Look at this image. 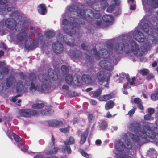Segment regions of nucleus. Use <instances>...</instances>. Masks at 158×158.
<instances>
[{"mask_svg":"<svg viewBox=\"0 0 158 158\" xmlns=\"http://www.w3.org/2000/svg\"><path fill=\"white\" fill-rule=\"evenodd\" d=\"M69 10L76 12L77 14V17H70V21L66 19H63L62 22V25H64L63 30L67 34L63 36L61 33H59L57 38L59 40L65 42L67 45L74 46L75 45L74 38L72 35L76 33L75 28H80V24H85V21L90 23L93 21V18L88 14L86 15L85 11L78 6L76 7L75 6H72L69 7Z\"/></svg>","mask_w":158,"mask_h":158,"instance_id":"nucleus-1","label":"nucleus"},{"mask_svg":"<svg viewBox=\"0 0 158 158\" xmlns=\"http://www.w3.org/2000/svg\"><path fill=\"white\" fill-rule=\"evenodd\" d=\"M30 23V21L28 19L20 20L17 23L16 21L13 18H8L5 22V25L7 28L12 30L15 29L16 31H22Z\"/></svg>","mask_w":158,"mask_h":158,"instance_id":"nucleus-2","label":"nucleus"},{"mask_svg":"<svg viewBox=\"0 0 158 158\" xmlns=\"http://www.w3.org/2000/svg\"><path fill=\"white\" fill-rule=\"evenodd\" d=\"M59 73V72L58 70L54 71L52 68H50L48 70V76L45 74L40 73L38 75V78L39 81L43 83L42 85L47 86L48 88V92L50 88L49 85V78L53 81H56L60 78Z\"/></svg>","mask_w":158,"mask_h":158,"instance_id":"nucleus-3","label":"nucleus"},{"mask_svg":"<svg viewBox=\"0 0 158 158\" xmlns=\"http://www.w3.org/2000/svg\"><path fill=\"white\" fill-rule=\"evenodd\" d=\"M132 135L133 140L138 144H140L141 142L142 139H145L147 137L149 138L153 139L156 137L155 132L151 130L150 127L148 125H144L143 126V130H142L140 133H139V136L134 135L133 134Z\"/></svg>","mask_w":158,"mask_h":158,"instance_id":"nucleus-4","label":"nucleus"},{"mask_svg":"<svg viewBox=\"0 0 158 158\" xmlns=\"http://www.w3.org/2000/svg\"><path fill=\"white\" fill-rule=\"evenodd\" d=\"M130 46L132 52L135 55H137L139 51V56H141L147 52V48L144 45L141 46L139 49L136 43L132 40L130 43Z\"/></svg>","mask_w":158,"mask_h":158,"instance_id":"nucleus-5","label":"nucleus"},{"mask_svg":"<svg viewBox=\"0 0 158 158\" xmlns=\"http://www.w3.org/2000/svg\"><path fill=\"white\" fill-rule=\"evenodd\" d=\"M0 12L2 14H6L7 12H11V16L14 17L16 19L21 18V14L17 11H15V8L13 7H4L0 9Z\"/></svg>","mask_w":158,"mask_h":158,"instance_id":"nucleus-6","label":"nucleus"},{"mask_svg":"<svg viewBox=\"0 0 158 158\" xmlns=\"http://www.w3.org/2000/svg\"><path fill=\"white\" fill-rule=\"evenodd\" d=\"M131 41L127 40L125 39L122 40L123 43H118L115 46V50L116 52L119 53H122L125 51V47L128 48L130 46Z\"/></svg>","mask_w":158,"mask_h":158,"instance_id":"nucleus-7","label":"nucleus"},{"mask_svg":"<svg viewBox=\"0 0 158 158\" xmlns=\"http://www.w3.org/2000/svg\"><path fill=\"white\" fill-rule=\"evenodd\" d=\"M97 78L99 81L103 83L106 81L107 84H108L110 78V74L109 73H106L103 71L98 72L97 74Z\"/></svg>","mask_w":158,"mask_h":158,"instance_id":"nucleus-8","label":"nucleus"},{"mask_svg":"<svg viewBox=\"0 0 158 158\" xmlns=\"http://www.w3.org/2000/svg\"><path fill=\"white\" fill-rule=\"evenodd\" d=\"M38 43L36 39L33 40L28 37L25 40L24 46L25 48L28 50H32L35 48Z\"/></svg>","mask_w":158,"mask_h":158,"instance_id":"nucleus-9","label":"nucleus"},{"mask_svg":"<svg viewBox=\"0 0 158 158\" xmlns=\"http://www.w3.org/2000/svg\"><path fill=\"white\" fill-rule=\"evenodd\" d=\"M19 114L21 116L25 117H30L38 114V111L35 110L30 109H22L20 110Z\"/></svg>","mask_w":158,"mask_h":158,"instance_id":"nucleus-10","label":"nucleus"},{"mask_svg":"<svg viewBox=\"0 0 158 158\" xmlns=\"http://www.w3.org/2000/svg\"><path fill=\"white\" fill-rule=\"evenodd\" d=\"M128 127L130 130H134L138 136L142 130L140 124L135 122H130L128 125Z\"/></svg>","mask_w":158,"mask_h":158,"instance_id":"nucleus-11","label":"nucleus"},{"mask_svg":"<svg viewBox=\"0 0 158 158\" xmlns=\"http://www.w3.org/2000/svg\"><path fill=\"white\" fill-rule=\"evenodd\" d=\"M48 87L46 85H37V86H35L33 81L31 82V86L29 87L30 90L34 89L35 91H38L41 93H43L45 91L48 92Z\"/></svg>","mask_w":158,"mask_h":158,"instance_id":"nucleus-12","label":"nucleus"},{"mask_svg":"<svg viewBox=\"0 0 158 158\" xmlns=\"http://www.w3.org/2000/svg\"><path fill=\"white\" fill-rule=\"evenodd\" d=\"M52 47L53 51L57 54L61 53L64 49L62 44L58 41L54 43Z\"/></svg>","mask_w":158,"mask_h":158,"instance_id":"nucleus-13","label":"nucleus"},{"mask_svg":"<svg viewBox=\"0 0 158 158\" xmlns=\"http://www.w3.org/2000/svg\"><path fill=\"white\" fill-rule=\"evenodd\" d=\"M153 27V25L149 23V24L145 23L143 24L142 27L144 31L149 35H153V29H152Z\"/></svg>","mask_w":158,"mask_h":158,"instance_id":"nucleus-14","label":"nucleus"},{"mask_svg":"<svg viewBox=\"0 0 158 158\" xmlns=\"http://www.w3.org/2000/svg\"><path fill=\"white\" fill-rule=\"evenodd\" d=\"M112 62L104 60H101L99 63V64L101 67L107 70L110 71L112 69Z\"/></svg>","mask_w":158,"mask_h":158,"instance_id":"nucleus-15","label":"nucleus"},{"mask_svg":"<svg viewBox=\"0 0 158 158\" xmlns=\"http://www.w3.org/2000/svg\"><path fill=\"white\" fill-rule=\"evenodd\" d=\"M134 38L137 41L139 42H143L145 37L143 34L139 31H135L133 33Z\"/></svg>","mask_w":158,"mask_h":158,"instance_id":"nucleus-16","label":"nucleus"},{"mask_svg":"<svg viewBox=\"0 0 158 158\" xmlns=\"http://www.w3.org/2000/svg\"><path fill=\"white\" fill-rule=\"evenodd\" d=\"M68 55L72 58L78 59L82 56V52L79 50H71Z\"/></svg>","mask_w":158,"mask_h":158,"instance_id":"nucleus-17","label":"nucleus"},{"mask_svg":"<svg viewBox=\"0 0 158 158\" xmlns=\"http://www.w3.org/2000/svg\"><path fill=\"white\" fill-rule=\"evenodd\" d=\"M28 26H27L26 28L19 33L17 35V39L19 41H22L24 40L27 36V33L25 31V30Z\"/></svg>","mask_w":158,"mask_h":158,"instance_id":"nucleus-18","label":"nucleus"},{"mask_svg":"<svg viewBox=\"0 0 158 158\" xmlns=\"http://www.w3.org/2000/svg\"><path fill=\"white\" fill-rule=\"evenodd\" d=\"M142 1L143 4L146 2L148 5L154 8H158V0H142Z\"/></svg>","mask_w":158,"mask_h":158,"instance_id":"nucleus-19","label":"nucleus"},{"mask_svg":"<svg viewBox=\"0 0 158 158\" xmlns=\"http://www.w3.org/2000/svg\"><path fill=\"white\" fill-rule=\"evenodd\" d=\"M48 124L51 127H61L63 125L62 121L55 119L49 121Z\"/></svg>","mask_w":158,"mask_h":158,"instance_id":"nucleus-20","label":"nucleus"},{"mask_svg":"<svg viewBox=\"0 0 158 158\" xmlns=\"http://www.w3.org/2000/svg\"><path fill=\"white\" fill-rule=\"evenodd\" d=\"M16 80L13 76L10 75L6 78V85L8 87H10L15 83Z\"/></svg>","mask_w":158,"mask_h":158,"instance_id":"nucleus-21","label":"nucleus"},{"mask_svg":"<svg viewBox=\"0 0 158 158\" xmlns=\"http://www.w3.org/2000/svg\"><path fill=\"white\" fill-rule=\"evenodd\" d=\"M89 132V130L88 129H87L81 135V139L80 141V143L81 144H83L85 143L86 141Z\"/></svg>","mask_w":158,"mask_h":158,"instance_id":"nucleus-22","label":"nucleus"},{"mask_svg":"<svg viewBox=\"0 0 158 158\" xmlns=\"http://www.w3.org/2000/svg\"><path fill=\"white\" fill-rule=\"evenodd\" d=\"M99 54L102 58L105 59H107L110 56V54L108 51L104 48L100 49L99 51Z\"/></svg>","mask_w":158,"mask_h":158,"instance_id":"nucleus-23","label":"nucleus"},{"mask_svg":"<svg viewBox=\"0 0 158 158\" xmlns=\"http://www.w3.org/2000/svg\"><path fill=\"white\" fill-rule=\"evenodd\" d=\"M37 9L39 13L42 15H44L47 13V8L44 4H40L38 6Z\"/></svg>","mask_w":158,"mask_h":158,"instance_id":"nucleus-24","label":"nucleus"},{"mask_svg":"<svg viewBox=\"0 0 158 158\" xmlns=\"http://www.w3.org/2000/svg\"><path fill=\"white\" fill-rule=\"evenodd\" d=\"M54 112V110L52 109L48 108L41 110L40 113L43 115H50L53 114Z\"/></svg>","mask_w":158,"mask_h":158,"instance_id":"nucleus-25","label":"nucleus"},{"mask_svg":"<svg viewBox=\"0 0 158 158\" xmlns=\"http://www.w3.org/2000/svg\"><path fill=\"white\" fill-rule=\"evenodd\" d=\"M126 79L127 80V87L130 88L131 85H132L135 84V81L136 80V79L135 77H133L131 80L129 76H127Z\"/></svg>","mask_w":158,"mask_h":158,"instance_id":"nucleus-26","label":"nucleus"},{"mask_svg":"<svg viewBox=\"0 0 158 158\" xmlns=\"http://www.w3.org/2000/svg\"><path fill=\"white\" fill-rule=\"evenodd\" d=\"M82 80L84 82L87 84H89L92 81L91 77L89 76L86 74L82 75Z\"/></svg>","mask_w":158,"mask_h":158,"instance_id":"nucleus-27","label":"nucleus"},{"mask_svg":"<svg viewBox=\"0 0 158 158\" xmlns=\"http://www.w3.org/2000/svg\"><path fill=\"white\" fill-rule=\"evenodd\" d=\"M102 19L105 22L109 23L112 22L114 19L111 15H105L103 16Z\"/></svg>","mask_w":158,"mask_h":158,"instance_id":"nucleus-28","label":"nucleus"},{"mask_svg":"<svg viewBox=\"0 0 158 158\" xmlns=\"http://www.w3.org/2000/svg\"><path fill=\"white\" fill-rule=\"evenodd\" d=\"M23 84L21 80H19L16 83V90L17 92H21L23 89Z\"/></svg>","mask_w":158,"mask_h":158,"instance_id":"nucleus-29","label":"nucleus"},{"mask_svg":"<svg viewBox=\"0 0 158 158\" xmlns=\"http://www.w3.org/2000/svg\"><path fill=\"white\" fill-rule=\"evenodd\" d=\"M45 106V104L43 103H36L32 104V108L34 109H41Z\"/></svg>","mask_w":158,"mask_h":158,"instance_id":"nucleus-30","label":"nucleus"},{"mask_svg":"<svg viewBox=\"0 0 158 158\" xmlns=\"http://www.w3.org/2000/svg\"><path fill=\"white\" fill-rule=\"evenodd\" d=\"M95 24L99 28H105L108 26V25L104 22H102L101 20H97Z\"/></svg>","mask_w":158,"mask_h":158,"instance_id":"nucleus-31","label":"nucleus"},{"mask_svg":"<svg viewBox=\"0 0 158 158\" xmlns=\"http://www.w3.org/2000/svg\"><path fill=\"white\" fill-rule=\"evenodd\" d=\"M113 98V96L111 94L104 95L101 96L100 99L101 101H105L109 100Z\"/></svg>","mask_w":158,"mask_h":158,"instance_id":"nucleus-32","label":"nucleus"},{"mask_svg":"<svg viewBox=\"0 0 158 158\" xmlns=\"http://www.w3.org/2000/svg\"><path fill=\"white\" fill-rule=\"evenodd\" d=\"M114 106V102L112 100H110L106 103L105 105V109L107 110L112 109Z\"/></svg>","mask_w":158,"mask_h":158,"instance_id":"nucleus-33","label":"nucleus"},{"mask_svg":"<svg viewBox=\"0 0 158 158\" xmlns=\"http://www.w3.org/2000/svg\"><path fill=\"white\" fill-rule=\"evenodd\" d=\"M9 71V69L6 67H4L2 69V71H0V73L1 77H2V78H3L4 76H6L8 74Z\"/></svg>","mask_w":158,"mask_h":158,"instance_id":"nucleus-34","label":"nucleus"},{"mask_svg":"<svg viewBox=\"0 0 158 158\" xmlns=\"http://www.w3.org/2000/svg\"><path fill=\"white\" fill-rule=\"evenodd\" d=\"M59 149V148L55 147L52 149L47 152L46 154L48 155H51L53 154H56L58 152Z\"/></svg>","mask_w":158,"mask_h":158,"instance_id":"nucleus-35","label":"nucleus"},{"mask_svg":"<svg viewBox=\"0 0 158 158\" xmlns=\"http://www.w3.org/2000/svg\"><path fill=\"white\" fill-rule=\"evenodd\" d=\"M102 90V87L99 88L93 94V97L95 98L99 96L101 94Z\"/></svg>","mask_w":158,"mask_h":158,"instance_id":"nucleus-36","label":"nucleus"},{"mask_svg":"<svg viewBox=\"0 0 158 158\" xmlns=\"http://www.w3.org/2000/svg\"><path fill=\"white\" fill-rule=\"evenodd\" d=\"M65 81L67 83L69 84H71L73 81V79L72 76L70 74L67 75L65 77Z\"/></svg>","mask_w":158,"mask_h":158,"instance_id":"nucleus-37","label":"nucleus"},{"mask_svg":"<svg viewBox=\"0 0 158 158\" xmlns=\"http://www.w3.org/2000/svg\"><path fill=\"white\" fill-rule=\"evenodd\" d=\"M47 37L48 39L53 38L55 35V33L53 31H47L45 34Z\"/></svg>","mask_w":158,"mask_h":158,"instance_id":"nucleus-38","label":"nucleus"},{"mask_svg":"<svg viewBox=\"0 0 158 158\" xmlns=\"http://www.w3.org/2000/svg\"><path fill=\"white\" fill-rule=\"evenodd\" d=\"M64 143L65 146L64 150L66 151L68 154H71L72 151L69 144H67V142H64Z\"/></svg>","mask_w":158,"mask_h":158,"instance_id":"nucleus-39","label":"nucleus"},{"mask_svg":"<svg viewBox=\"0 0 158 158\" xmlns=\"http://www.w3.org/2000/svg\"><path fill=\"white\" fill-rule=\"evenodd\" d=\"M28 78L32 82L35 81L36 79L35 73L33 72L29 73L28 75Z\"/></svg>","mask_w":158,"mask_h":158,"instance_id":"nucleus-40","label":"nucleus"},{"mask_svg":"<svg viewBox=\"0 0 158 158\" xmlns=\"http://www.w3.org/2000/svg\"><path fill=\"white\" fill-rule=\"evenodd\" d=\"M107 123L106 122L105 120L102 121L100 126V128L102 130H105L107 128Z\"/></svg>","mask_w":158,"mask_h":158,"instance_id":"nucleus-41","label":"nucleus"},{"mask_svg":"<svg viewBox=\"0 0 158 158\" xmlns=\"http://www.w3.org/2000/svg\"><path fill=\"white\" fill-rule=\"evenodd\" d=\"M139 73L143 76H146L149 73V70L147 69H144L140 70Z\"/></svg>","mask_w":158,"mask_h":158,"instance_id":"nucleus-42","label":"nucleus"},{"mask_svg":"<svg viewBox=\"0 0 158 158\" xmlns=\"http://www.w3.org/2000/svg\"><path fill=\"white\" fill-rule=\"evenodd\" d=\"M87 12H89L90 14L92 15L95 18L98 19L100 17V15L99 14H94L93 11L90 9H87L86 10Z\"/></svg>","mask_w":158,"mask_h":158,"instance_id":"nucleus-43","label":"nucleus"},{"mask_svg":"<svg viewBox=\"0 0 158 158\" xmlns=\"http://www.w3.org/2000/svg\"><path fill=\"white\" fill-rule=\"evenodd\" d=\"M106 45L107 48L109 51L111 50L114 46V45L111 41H107L106 42Z\"/></svg>","mask_w":158,"mask_h":158,"instance_id":"nucleus-44","label":"nucleus"},{"mask_svg":"<svg viewBox=\"0 0 158 158\" xmlns=\"http://www.w3.org/2000/svg\"><path fill=\"white\" fill-rule=\"evenodd\" d=\"M12 134L14 138L16 143L20 141H22V139L18 135L13 132L12 133Z\"/></svg>","mask_w":158,"mask_h":158,"instance_id":"nucleus-45","label":"nucleus"},{"mask_svg":"<svg viewBox=\"0 0 158 158\" xmlns=\"http://www.w3.org/2000/svg\"><path fill=\"white\" fill-rule=\"evenodd\" d=\"M61 70L64 74H67L69 72L68 68L65 65L62 66Z\"/></svg>","mask_w":158,"mask_h":158,"instance_id":"nucleus-46","label":"nucleus"},{"mask_svg":"<svg viewBox=\"0 0 158 158\" xmlns=\"http://www.w3.org/2000/svg\"><path fill=\"white\" fill-rule=\"evenodd\" d=\"M93 52V54L95 56V57L97 58L98 60L100 59V54L99 52L98 53L97 51L96 48H93V49L91 50V52Z\"/></svg>","mask_w":158,"mask_h":158,"instance_id":"nucleus-47","label":"nucleus"},{"mask_svg":"<svg viewBox=\"0 0 158 158\" xmlns=\"http://www.w3.org/2000/svg\"><path fill=\"white\" fill-rule=\"evenodd\" d=\"M73 82L75 85L77 86H79L81 85V80L77 77H76L75 79L74 78H73Z\"/></svg>","mask_w":158,"mask_h":158,"instance_id":"nucleus-48","label":"nucleus"},{"mask_svg":"<svg viewBox=\"0 0 158 158\" xmlns=\"http://www.w3.org/2000/svg\"><path fill=\"white\" fill-rule=\"evenodd\" d=\"M88 118L89 122L90 123H91L94 120L95 117L93 114L91 113L88 115Z\"/></svg>","mask_w":158,"mask_h":158,"instance_id":"nucleus-49","label":"nucleus"},{"mask_svg":"<svg viewBox=\"0 0 158 158\" xmlns=\"http://www.w3.org/2000/svg\"><path fill=\"white\" fill-rule=\"evenodd\" d=\"M82 49L85 50L87 51L88 52H89V47L87 45H86L85 43H83L81 45Z\"/></svg>","mask_w":158,"mask_h":158,"instance_id":"nucleus-50","label":"nucleus"},{"mask_svg":"<svg viewBox=\"0 0 158 158\" xmlns=\"http://www.w3.org/2000/svg\"><path fill=\"white\" fill-rule=\"evenodd\" d=\"M124 147L127 149H130L132 148L131 143L128 141L125 142L124 144Z\"/></svg>","mask_w":158,"mask_h":158,"instance_id":"nucleus-51","label":"nucleus"},{"mask_svg":"<svg viewBox=\"0 0 158 158\" xmlns=\"http://www.w3.org/2000/svg\"><path fill=\"white\" fill-rule=\"evenodd\" d=\"M80 153L83 156L86 158H88L89 157V155L86 152H85L84 150L82 149H81L79 150Z\"/></svg>","mask_w":158,"mask_h":158,"instance_id":"nucleus-52","label":"nucleus"},{"mask_svg":"<svg viewBox=\"0 0 158 158\" xmlns=\"http://www.w3.org/2000/svg\"><path fill=\"white\" fill-rule=\"evenodd\" d=\"M64 142H67V144L72 145L74 144L75 143V139L73 137H70L68 141H64Z\"/></svg>","mask_w":158,"mask_h":158,"instance_id":"nucleus-53","label":"nucleus"},{"mask_svg":"<svg viewBox=\"0 0 158 158\" xmlns=\"http://www.w3.org/2000/svg\"><path fill=\"white\" fill-rule=\"evenodd\" d=\"M36 31V28L35 27H31L29 30L28 31V33L29 35H32L34 34Z\"/></svg>","mask_w":158,"mask_h":158,"instance_id":"nucleus-54","label":"nucleus"},{"mask_svg":"<svg viewBox=\"0 0 158 158\" xmlns=\"http://www.w3.org/2000/svg\"><path fill=\"white\" fill-rule=\"evenodd\" d=\"M70 127L68 126L67 127L60 128V131L63 133H67L69 130Z\"/></svg>","mask_w":158,"mask_h":158,"instance_id":"nucleus-55","label":"nucleus"},{"mask_svg":"<svg viewBox=\"0 0 158 158\" xmlns=\"http://www.w3.org/2000/svg\"><path fill=\"white\" fill-rule=\"evenodd\" d=\"M144 118L146 120H151L153 119V118L149 114L145 115L144 116Z\"/></svg>","mask_w":158,"mask_h":158,"instance_id":"nucleus-56","label":"nucleus"},{"mask_svg":"<svg viewBox=\"0 0 158 158\" xmlns=\"http://www.w3.org/2000/svg\"><path fill=\"white\" fill-rule=\"evenodd\" d=\"M151 98L153 100H158V92L152 94L151 96Z\"/></svg>","mask_w":158,"mask_h":158,"instance_id":"nucleus-57","label":"nucleus"},{"mask_svg":"<svg viewBox=\"0 0 158 158\" xmlns=\"http://www.w3.org/2000/svg\"><path fill=\"white\" fill-rule=\"evenodd\" d=\"M136 110V108H134L131 109L128 112L127 115H129L130 117H132L133 114L135 113Z\"/></svg>","mask_w":158,"mask_h":158,"instance_id":"nucleus-58","label":"nucleus"},{"mask_svg":"<svg viewBox=\"0 0 158 158\" xmlns=\"http://www.w3.org/2000/svg\"><path fill=\"white\" fill-rule=\"evenodd\" d=\"M5 133L7 136L11 139H12V136L13 135L12 133H11L9 129H8L7 131H5Z\"/></svg>","mask_w":158,"mask_h":158,"instance_id":"nucleus-59","label":"nucleus"},{"mask_svg":"<svg viewBox=\"0 0 158 158\" xmlns=\"http://www.w3.org/2000/svg\"><path fill=\"white\" fill-rule=\"evenodd\" d=\"M148 112L149 114L152 115L155 113V110L153 108H149L148 109Z\"/></svg>","mask_w":158,"mask_h":158,"instance_id":"nucleus-60","label":"nucleus"},{"mask_svg":"<svg viewBox=\"0 0 158 158\" xmlns=\"http://www.w3.org/2000/svg\"><path fill=\"white\" fill-rule=\"evenodd\" d=\"M134 102L137 105L142 102L141 100L138 98H135L134 99Z\"/></svg>","mask_w":158,"mask_h":158,"instance_id":"nucleus-61","label":"nucleus"},{"mask_svg":"<svg viewBox=\"0 0 158 158\" xmlns=\"http://www.w3.org/2000/svg\"><path fill=\"white\" fill-rule=\"evenodd\" d=\"M114 8L112 6H109L107 9V11L108 12L111 13L113 10Z\"/></svg>","mask_w":158,"mask_h":158,"instance_id":"nucleus-62","label":"nucleus"},{"mask_svg":"<svg viewBox=\"0 0 158 158\" xmlns=\"http://www.w3.org/2000/svg\"><path fill=\"white\" fill-rule=\"evenodd\" d=\"M9 2V0H0V5H5Z\"/></svg>","mask_w":158,"mask_h":158,"instance_id":"nucleus-63","label":"nucleus"},{"mask_svg":"<svg viewBox=\"0 0 158 158\" xmlns=\"http://www.w3.org/2000/svg\"><path fill=\"white\" fill-rule=\"evenodd\" d=\"M154 77V76L152 73L149 74L146 77V79L148 80H150L153 79Z\"/></svg>","mask_w":158,"mask_h":158,"instance_id":"nucleus-64","label":"nucleus"}]
</instances>
